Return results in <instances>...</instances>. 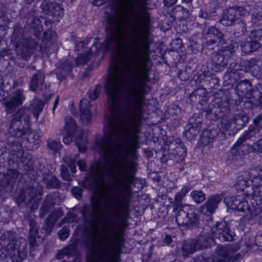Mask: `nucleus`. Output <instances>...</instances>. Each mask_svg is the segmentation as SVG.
Segmentation results:
<instances>
[{
    "instance_id": "10",
    "label": "nucleus",
    "mask_w": 262,
    "mask_h": 262,
    "mask_svg": "<svg viewBox=\"0 0 262 262\" xmlns=\"http://www.w3.org/2000/svg\"><path fill=\"white\" fill-rule=\"evenodd\" d=\"M222 36V33L220 32L217 29L211 27L209 29L208 34L206 38L208 41H211L212 43H215L218 39H220Z\"/></svg>"
},
{
    "instance_id": "32",
    "label": "nucleus",
    "mask_w": 262,
    "mask_h": 262,
    "mask_svg": "<svg viewBox=\"0 0 262 262\" xmlns=\"http://www.w3.org/2000/svg\"><path fill=\"white\" fill-rule=\"evenodd\" d=\"M182 1L186 3H189V2H191L192 0H182Z\"/></svg>"
},
{
    "instance_id": "22",
    "label": "nucleus",
    "mask_w": 262,
    "mask_h": 262,
    "mask_svg": "<svg viewBox=\"0 0 262 262\" xmlns=\"http://www.w3.org/2000/svg\"><path fill=\"white\" fill-rule=\"evenodd\" d=\"M207 247V245H206L205 246H201L198 245V244H196L195 246L194 249H191V252H193L195 250H199V249H203V248Z\"/></svg>"
},
{
    "instance_id": "1",
    "label": "nucleus",
    "mask_w": 262,
    "mask_h": 262,
    "mask_svg": "<svg viewBox=\"0 0 262 262\" xmlns=\"http://www.w3.org/2000/svg\"><path fill=\"white\" fill-rule=\"evenodd\" d=\"M125 14L113 23V39L123 51L105 83L111 106L105 116V137L101 144L104 162L93 169H135L138 133L148 76L144 61L148 45L138 35L139 18L131 4Z\"/></svg>"
},
{
    "instance_id": "24",
    "label": "nucleus",
    "mask_w": 262,
    "mask_h": 262,
    "mask_svg": "<svg viewBox=\"0 0 262 262\" xmlns=\"http://www.w3.org/2000/svg\"><path fill=\"white\" fill-rule=\"evenodd\" d=\"M189 188L187 187H184L182 188L181 190V193L183 195H185L189 191Z\"/></svg>"
},
{
    "instance_id": "33",
    "label": "nucleus",
    "mask_w": 262,
    "mask_h": 262,
    "mask_svg": "<svg viewBox=\"0 0 262 262\" xmlns=\"http://www.w3.org/2000/svg\"><path fill=\"white\" fill-rule=\"evenodd\" d=\"M166 238H167V239H168V240H170V236H166Z\"/></svg>"
},
{
    "instance_id": "8",
    "label": "nucleus",
    "mask_w": 262,
    "mask_h": 262,
    "mask_svg": "<svg viewBox=\"0 0 262 262\" xmlns=\"http://www.w3.org/2000/svg\"><path fill=\"white\" fill-rule=\"evenodd\" d=\"M24 100L23 92L21 91H18L15 93L12 99L7 103L6 106L10 111L13 106L21 104Z\"/></svg>"
},
{
    "instance_id": "20",
    "label": "nucleus",
    "mask_w": 262,
    "mask_h": 262,
    "mask_svg": "<svg viewBox=\"0 0 262 262\" xmlns=\"http://www.w3.org/2000/svg\"><path fill=\"white\" fill-rule=\"evenodd\" d=\"M254 149L260 152H262V138L259 140L254 145Z\"/></svg>"
},
{
    "instance_id": "11",
    "label": "nucleus",
    "mask_w": 262,
    "mask_h": 262,
    "mask_svg": "<svg viewBox=\"0 0 262 262\" xmlns=\"http://www.w3.org/2000/svg\"><path fill=\"white\" fill-rule=\"evenodd\" d=\"M259 45L256 41H253L251 43L247 42L242 45V49L246 53H248L252 51H255L258 48Z\"/></svg>"
},
{
    "instance_id": "36",
    "label": "nucleus",
    "mask_w": 262,
    "mask_h": 262,
    "mask_svg": "<svg viewBox=\"0 0 262 262\" xmlns=\"http://www.w3.org/2000/svg\"><path fill=\"white\" fill-rule=\"evenodd\" d=\"M220 58H222H222H223V57H222V56H220Z\"/></svg>"
},
{
    "instance_id": "6",
    "label": "nucleus",
    "mask_w": 262,
    "mask_h": 262,
    "mask_svg": "<svg viewBox=\"0 0 262 262\" xmlns=\"http://www.w3.org/2000/svg\"><path fill=\"white\" fill-rule=\"evenodd\" d=\"M236 12V10L233 8H230L226 10L224 12L223 17L221 20L222 23L224 25L227 26L231 25L235 19Z\"/></svg>"
},
{
    "instance_id": "21",
    "label": "nucleus",
    "mask_w": 262,
    "mask_h": 262,
    "mask_svg": "<svg viewBox=\"0 0 262 262\" xmlns=\"http://www.w3.org/2000/svg\"><path fill=\"white\" fill-rule=\"evenodd\" d=\"M78 165L79 167V169L82 171L85 169V163L84 160H80L78 162Z\"/></svg>"
},
{
    "instance_id": "34",
    "label": "nucleus",
    "mask_w": 262,
    "mask_h": 262,
    "mask_svg": "<svg viewBox=\"0 0 262 262\" xmlns=\"http://www.w3.org/2000/svg\"><path fill=\"white\" fill-rule=\"evenodd\" d=\"M38 114L35 115V117L36 119L38 118Z\"/></svg>"
},
{
    "instance_id": "37",
    "label": "nucleus",
    "mask_w": 262,
    "mask_h": 262,
    "mask_svg": "<svg viewBox=\"0 0 262 262\" xmlns=\"http://www.w3.org/2000/svg\"><path fill=\"white\" fill-rule=\"evenodd\" d=\"M23 118V117H20V119H21Z\"/></svg>"
},
{
    "instance_id": "7",
    "label": "nucleus",
    "mask_w": 262,
    "mask_h": 262,
    "mask_svg": "<svg viewBox=\"0 0 262 262\" xmlns=\"http://www.w3.org/2000/svg\"><path fill=\"white\" fill-rule=\"evenodd\" d=\"M218 233V238L221 242L231 241L234 236V233L230 231L226 226L224 227V229H219Z\"/></svg>"
},
{
    "instance_id": "23",
    "label": "nucleus",
    "mask_w": 262,
    "mask_h": 262,
    "mask_svg": "<svg viewBox=\"0 0 262 262\" xmlns=\"http://www.w3.org/2000/svg\"><path fill=\"white\" fill-rule=\"evenodd\" d=\"M59 97H57L56 98V100L55 101V102H54V106H53V111L54 112L55 110H56L58 103H59Z\"/></svg>"
},
{
    "instance_id": "14",
    "label": "nucleus",
    "mask_w": 262,
    "mask_h": 262,
    "mask_svg": "<svg viewBox=\"0 0 262 262\" xmlns=\"http://www.w3.org/2000/svg\"><path fill=\"white\" fill-rule=\"evenodd\" d=\"M33 108L35 109L37 112H40L42 108L43 103L42 101L34 99L32 104Z\"/></svg>"
},
{
    "instance_id": "35",
    "label": "nucleus",
    "mask_w": 262,
    "mask_h": 262,
    "mask_svg": "<svg viewBox=\"0 0 262 262\" xmlns=\"http://www.w3.org/2000/svg\"><path fill=\"white\" fill-rule=\"evenodd\" d=\"M21 112H24V111H23V110H22V111H20V112H19V114H20H20H21Z\"/></svg>"
},
{
    "instance_id": "25",
    "label": "nucleus",
    "mask_w": 262,
    "mask_h": 262,
    "mask_svg": "<svg viewBox=\"0 0 262 262\" xmlns=\"http://www.w3.org/2000/svg\"><path fill=\"white\" fill-rule=\"evenodd\" d=\"M228 256L227 255H224L223 259H219V262H227Z\"/></svg>"
},
{
    "instance_id": "4",
    "label": "nucleus",
    "mask_w": 262,
    "mask_h": 262,
    "mask_svg": "<svg viewBox=\"0 0 262 262\" xmlns=\"http://www.w3.org/2000/svg\"><path fill=\"white\" fill-rule=\"evenodd\" d=\"M80 119L82 122H88L91 118L93 112L95 111L87 100H82L80 103Z\"/></svg>"
},
{
    "instance_id": "19",
    "label": "nucleus",
    "mask_w": 262,
    "mask_h": 262,
    "mask_svg": "<svg viewBox=\"0 0 262 262\" xmlns=\"http://www.w3.org/2000/svg\"><path fill=\"white\" fill-rule=\"evenodd\" d=\"M251 37H254L256 39H259L262 36V31L256 30L252 31L251 33Z\"/></svg>"
},
{
    "instance_id": "18",
    "label": "nucleus",
    "mask_w": 262,
    "mask_h": 262,
    "mask_svg": "<svg viewBox=\"0 0 262 262\" xmlns=\"http://www.w3.org/2000/svg\"><path fill=\"white\" fill-rule=\"evenodd\" d=\"M39 76L41 78L40 75H35L33 76V77L32 78V82H31V89L32 91H35L36 90V86L38 84L37 80H38Z\"/></svg>"
},
{
    "instance_id": "12",
    "label": "nucleus",
    "mask_w": 262,
    "mask_h": 262,
    "mask_svg": "<svg viewBox=\"0 0 262 262\" xmlns=\"http://www.w3.org/2000/svg\"><path fill=\"white\" fill-rule=\"evenodd\" d=\"M190 195L193 201L197 203H201L205 199V195L201 191L194 190L191 192Z\"/></svg>"
},
{
    "instance_id": "28",
    "label": "nucleus",
    "mask_w": 262,
    "mask_h": 262,
    "mask_svg": "<svg viewBox=\"0 0 262 262\" xmlns=\"http://www.w3.org/2000/svg\"><path fill=\"white\" fill-rule=\"evenodd\" d=\"M79 58H80V57H79V58L77 59V61L78 64H84L86 62V60H84L83 61H82L81 62L79 61Z\"/></svg>"
},
{
    "instance_id": "17",
    "label": "nucleus",
    "mask_w": 262,
    "mask_h": 262,
    "mask_svg": "<svg viewBox=\"0 0 262 262\" xmlns=\"http://www.w3.org/2000/svg\"><path fill=\"white\" fill-rule=\"evenodd\" d=\"M224 202H225V204H226L228 208H231L232 209H238V210H239L245 211V209H242L240 207L243 204H244L243 202L239 203L237 206L236 205V204H233V205H230L227 202V199H225L224 200Z\"/></svg>"
},
{
    "instance_id": "3",
    "label": "nucleus",
    "mask_w": 262,
    "mask_h": 262,
    "mask_svg": "<svg viewBox=\"0 0 262 262\" xmlns=\"http://www.w3.org/2000/svg\"><path fill=\"white\" fill-rule=\"evenodd\" d=\"M76 134V126L73 119L72 118H67L63 132V142L66 144H70L73 140V135Z\"/></svg>"
},
{
    "instance_id": "16",
    "label": "nucleus",
    "mask_w": 262,
    "mask_h": 262,
    "mask_svg": "<svg viewBox=\"0 0 262 262\" xmlns=\"http://www.w3.org/2000/svg\"><path fill=\"white\" fill-rule=\"evenodd\" d=\"M69 230L68 228H64L58 232L59 238L62 240H65L69 236Z\"/></svg>"
},
{
    "instance_id": "13",
    "label": "nucleus",
    "mask_w": 262,
    "mask_h": 262,
    "mask_svg": "<svg viewBox=\"0 0 262 262\" xmlns=\"http://www.w3.org/2000/svg\"><path fill=\"white\" fill-rule=\"evenodd\" d=\"M48 146L51 149L57 151L61 148V145L58 141L51 140L48 142Z\"/></svg>"
},
{
    "instance_id": "27",
    "label": "nucleus",
    "mask_w": 262,
    "mask_h": 262,
    "mask_svg": "<svg viewBox=\"0 0 262 262\" xmlns=\"http://www.w3.org/2000/svg\"><path fill=\"white\" fill-rule=\"evenodd\" d=\"M262 120V117L261 116H259L257 118H256L254 122L255 123H258L260 121Z\"/></svg>"
},
{
    "instance_id": "5",
    "label": "nucleus",
    "mask_w": 262,
    "mask_h": 262,
    "mask_svg": "<svg viewBox=\"0 0 262 262\" xmlns=\"http://www.w3.org/2000/svg\"><path fill=\"white\" fill-rule=\"evenodd\" d=\"M223 196L221 194H216L210 196L205 206L202 207V211L204 214L212 213L217 207V204L222 201Z\"/></svg>"
},
{
    "instance_id": "31",
    "label": "nucleus",
    "mask_w": 262,
    "mask_h": 262,
    "mask_svg": "<svg viewBox=\"0 0 262 262\" xmlns=\"http://www.w3.org/2000/svg\"><path fill=\"white\" fill-rule=\"evenodd\" d=\"M78 148L80 151H84L85 149V147L84 146L83 147H81L78 144Z\"/></svg>"
},
{
    "instance_id": "26",
    "label": "nucleus",
    "mask_w": 262,
    "mask_h": 262,
    "mask_svg": "<svg viewBox=\"0 0 262 262\" xmlns=\"http://www.w3.org/2000/svg\"><path fill=\"white\" fill-rule=\"evenodd\" d=\"M69 166H70V169L72 172L74 173L76 172V167H75V165H69Z\"/></svg>"
},
{
    "instance_id": "29",
    "label": "nucleus",
    "mask_w": 262,
    "mask_h": 262,
    "mask_svg": "<svg viewBox=\"0 0 262 262\" xmlns=\"http://www.w3.org/2000/svg\"><path fill=\"white\" fill-rule=\"evenodd\" d=\"M76 191H77V192H78V194H80V193H81V191H80V190L79 189H78V188H74V189H73V190H72V192H73V193H74V192H76Z\"/></svg>"
},
{
    "instance_id": "2",
    "label": "nucleus",
    "mask_w": 262,
    "mask_h": 262,
    "mask_svg": "<svg viewBox=\"0 0 262 262\" xmlns=\"http://www.w3.org/2000/svg\"><path fill=\"white\" fill-rule=\"evenodd\" d=\"M102 245L98 251L93 254L90 262H119L122 237L120 233L114 231L110 232L107 229L101 235Z\"/></svg>"
},
{
    "instance_id": "30",
    "label": "nucleus",
    "mask_w": 262,
    "mask_h": 262,
    "mask_svg": "<svg viewBox=\"0 0 262 262\" xmlns=\"http://www.w3.org/2000/svg\"><path fill=\"white\" fill-rule=\"evenodd\" d=\"M242 11H244V12H243L241 14L242 15H245L246 14V11H245V9L244 8H239V9L238 10V12H241Z\"/></svg>"
},
{
    "instance_id": "9",
    "label": "nucleus",
    "mask_w": 262,
    "mask_h": 262,
    "mask_svg": "<svg viewBox=\"0 0 262 262\" xmlns=\"http://www.w3.org/2000/svg\"><path fill=\"white\" fill-rule=\"evenodd\" d=\"M43 10L49 14L51 12L52 14L55 15L62 16L63 14V11L60 9V7L58 5L55 6L54 4L50 3L47 4L46 6L45 5H42Z\"/></svg>"
},
{
    "instance_id": "15",
    "label": "nucleus",
    "mask_w": 262,
    "mask_h": 262,
    "mask_svg": "<svg viewBox=\"0 0 262 262\" xmlns=\"http://www.w3.org/2000/svg\"><path fill=\"white\" fill-rule=\"evenodd\" d=\"M100 92V87L97 86L90 92L89 96L91 99H96L99 96Z\"/></svg>"
}]
</instances>
